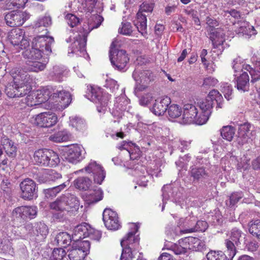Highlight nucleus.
<instances>
[{
    "label": "nucleus",
    "instance_id": "obj_1",
    "mask_svg": "<svg viewBox=\"0 0 260 260\" xmlns=\"http://www.w3.org/2000/svg\"><path fill=\"white\" fill-rule=\"evenodd\" d=\"M80 206L78 198L74 194L67 193L58 197L56 200L50 203V208L58 212L56 218H67L74 215Z\"/></svg>",
    "mask_w": 260,
    "mask_h": 260
},
{
    "label": "nucleus",
    "instance_id": "obj_2",
    "mask_svg": "<svg viewBox=\"0 0 260 260\" xmlns=\"http://www.w3.org/2000/svg\"><path fill=\"white\" fill-rule=\"evenodd\" d=\"M10 72L14 79L16 80V98L22 97L29 93L31 90L30 76L27 73H23L22 69L20 68H14Z\"/></svg>",
    "mask_w": 260,
    "mask_h": 260
},
{
    "label": "nucleus",
    "instance_id": "obj_3",
    "mask_svg": "<svg viewBox=\"0 0 260 260\" xmlns=\"http://www.w3.org/2000/svg\"><path fill=\"white\" fill-rule=\"evenodd\" d=\"M121 43L118 39H115L112 43L109 51V57L112 64L121 71L125 68L129 61V58L124 50H119Z\"/></svg>",
    "mask_w": 260,
    "mask_h": 260
},
{
    "label": "nucleus",
    "instance_id": "obj_4",
    "mask_svg": "<svg viewBox=\"0 0 260 260\" xmlns=\"http://www.w3.org/2000/svg\"><path fill=\"white\" fill-rule=\"evenodd\" d=\"M34 160L36 164L42 167L56 166L60 159L54 151L47 149H40L35 151Z\"/></svg>",
    "mask_w": 260,
    "mask_h": 260
},
{
    "label": "nucleus",
    "instance_id": "obj_5",
    "mask_svg": "<svg viewBox=\"0 0 260 260\" xmlns=\"http://www.w3.org/2000/svg\"><path fill=\"white\" fill-rule=\"evenodd\" d=\"M93 23L90 22V26H89L88 30L84 32L82 36L79 35L77 37L76 40L74 42L72 45L73 50L72 53H75L76 51L82 52L85 50V48L86 45L87 36V34L93 29L96 28L100 26L102 22L104 20L102 16L96 15H94L92 17Z\"/></svg>",
    "mask_w": 260,
    "mask_h": 260
},
{
    "label": "nucleus",
    "instance_id": "obj_6",
    "mask_svg": "<svg viewBox=\"0 0 260 260\" xmlns=\"http://www.w3.org/2000/svg\"><path fill=\"white\" fill-rule=\"evenodd\" d=\"M87 96L89 99L95 103L99 102L100 104L98 106L99 112L105 113L107 110L110 96L107 93H104L101 88L93 87L92 86H87Z\"/></svg>",
    "mask_w": 260,
    "mask_h": 260
},
{
    "label": "nucleus",
    "instance_id": "obj_7",
    "mask_svg": "<svg viewBox=\"0 0 260 260\" xmlns=\"http://www.w3.org/2000/svg\"><path fill=\"white\" fill-rule=\"evenodd\" d=\"M20 197L25 201H31L38 197V187L35 181L25 178L19 184Z\"/></svg>",
    "mask_w": 260,
    "mask_h": 260
},
{
    "label": "nucleus",
    "instance_id": "obj_8",
    "mask_svg": "<svg viewBox=\"0 0 260 260\" xmlns=\"http://www.w3.org/2000/svg\"><path fill=\"white\" fill-rule=\"evenodd\" d=\"M90 247V242L87 240L73 243L68 254L70 259L82 260L89 252Z\"/></svg>",
    "mask_w": 260,
    "mask_h": 260
},
{
    "label": "nucleus",
    "instance_id": "obj_9",
    "mask_svg": "<svg viewBox=\"0 0 260 260\" xmlns=\"http://www.w3.org/2000/svg\"><path fill=\"white\" fill-rule=\"evenodd\" d=\"M29 18V14L25 11H12L5 16V20L7 25L16 27L22 25Z\"/></svg>",
    "mask_w": 260,
    "mask_h": 260
},
{
    "label": "nucleus",
    "instance_id": "obj_10",
    "mask_svg": "<svg viewBox=\"0 0 260 260\" xmlns=\"http://www.w3.org/2000/svg\"><path fill=\"white\" fill-rule=\"evenodd\" d=\"M9 41L13 46H19L21 49H25L29 45L28 40L24 38V32L20 28L13 29L8 34Z\"/></svg>",
    "mask_w": 260,
    "mask_h": 260
},
{
    "label": "nucleus",
    "instance_id": "obj_11",
    "mask_svg": "<svg viewBox=\"0 0 260 260\" xmlns=\"http://www.w3.org/2000/svg\"><path fill=\"white\" fill-rule=\"evenodd\" d=\"M54 42L52 37H47L44 36L35 38L32 42L33 46L36 47L41 54L49 55L52 52L51 45Z\"/></svg>",
    "mask_w": 260,
    "mask_h": 260
},
{
    "label": "nucleus",
    "instance_id": "obj_12",
    "mask_svg": "<svg viewBox=\"0 0 260 260\" xmlns=\"http://www.w3.org/2000/svg\"><path fill=\"white\" fill-rule=\"evenodd\" d=\"M198 110L195 106L192 104L185 105L183 107L182 122L184 124L195 123L200 125L197 120L201 119L202 115L198 116Z\"/></svg>",
    "mask_w": 260,
    "mask_h": 260
},
{
    "label": "nucleus",
    "instance_id": "obj_13",
    "mask_svg": "<svg viewBox=\"0 0 260 260\" xmlns=\"http://www.w3.org/2000/svg\"><path fill=\"white\" fill-rule=\"evenodd\" d=\"M85 171L88 173H92L95 183L101 184L106 176V172L103 168L96 161H90L84 168Z\"/></svg>",
    "mask_w": 260,
    "mask_h": 260
},
{
    "label": "nucleus",
    "instance_id": "obj_14",
    "mask_svg": "<svg viewBox=\"0 0 260 260\" xmlns=\"http://www.w3.org/2000/svg\"><path fill=\"white\" fill-rule=\"evenodd\" d=\"M103 219L108 229L117 230L120 226L117 214L110 209H106L103 213Z\"/></svg>",
    "mask_w": 260,
    "mask_h": 260
},
{
    "label": "nucleus",
    "instance_id": "obj_15",
    "mask_svg": "<svg viewBox=\"0 0 260 260\" xmlns=\"http://www.w3.org/2000/svg\"><path fill=\"white\" fill-rule=\"evenodd\" d=\"M211 98L208 95L206 99L198 103L199 106L202 111V118L197 120L200 125L205 123L212 113L213 103Z\"/></svg>",
    "mask_w": 260,
    "mask_h": 260
},
{
    "label": "nucleus",
    "instance_id": "obj_16",
    "mask_svg": "<svg viewBox=\"0 0 260 260\" xmlns=\"http://www.w3.org/2000/svg\"><path fill=\"white\" fill-rule=\"evenodd\" d=\"M206 23L208 25L209 30L210 32V38L212 41V44L214 47L221 44L223 43L222 35H220L217 29H215V27L218 26L219 23L218 21L213 19L209 17L206 18Z\"/></svg>",
    "mask_w": 260,
    "mask_h": 260
},
{
    "label": "nucleus",
    "instance_id": "obj_17",
    "mask_svg": "<svg viewBox=\"0 0 260 260\" xmlns=\"http://www.w3.org/2000/svg\"><path fill=\"white\" fill-rule=\"evenodd\" d=\"M57 121L54 113L44 112L38 115L35 118L36 124L41 127H48L54 125Z\"/></svg>",
    "mask_w": 260,
    "mask_h": 260
},
{
    "label": "nucleus",
    "instance_id": "obj_18",
    "mask_svg": "<svg viewBox=\"0 0 260 260\" xmlns=\"http://www.w3.org/2000/svg\"><path fill=\"white\" fill-rule=\"evenodd\" d=\"M36 206H21L15 208L12 212L13 215L17 217L24 219H32L37 215L38 210Z\"/></svg>",
    "mask_w": 260,
    "mask_h": 260
},
{
    "label": "nucleus",
    "instance_id": "obj_19",
    "mask_svg": "<svg viewBox=\"0 0 260 260\" xmlns=\"http://www.w3.org/2000/svg\"><path fill=\"white\" fill-rule=\"evenodd\" d=\"M133 76L136 82L141 85L144 88L153 80V74L149 70L143 71L135 70Z\"/></svg>",
    "mask_w": 260,
    "mask_h": 260
},
{
    "label": "nucleus",
    "instance_id": "obj_20",
    "mask_svg": "<svg viewBox=\"0 0 260 260\" xmlns=\"http://www.w3.org/2000/svg\"><path fill=\"white\" fill-rule=\"evenodd\" d=\"M26 228L27 229H32V233L36 236V240L38 242L43 241L48 234V227L44 222H37L34 226L31 224H28L26 225Z\"/></svg>",
    "mask_w": 260,
    "mask_h": 260
},
{
    "label": "nucleus",
    "instance_id": "obj_21",
    "mask_svg": "<svg viewBox=\"0 0 260 260\" xmlns=\"http://www.w3.org/2000/svg\"><path fill=\"white\" fill-rule=\"evenodd\" d=\"M82 147L78 145H74L70 147L65 154V159L72 164H76L83 158L82 155Z\"/></svg>",
    "mask_w": 260,
    "mask_h": 260
},
{
    "label": "nucleus",
    "instance_id": "obj_22",
    "mask_svg": "<svg viewBox=\"0 0 260 260\" xmlns=\"http://www.w3.org/2000/svg\"><path fill=\"white\" fill-rule=\"evenodd\" d=\"M52 95V100H55L59 103V106L62 109L67 108L71 102V94L66 91H58L53 89Z\"/></svg>",
    "mask_w": 260,
    "mask_h": 260
},
{
    "label": "nucleus",
    "instance_id": "obj_23",
    "mask_svg": "<svg viewBox=\"0 0 260 260\" xmlns=\"http://www.w3.org/2000/svg\"><path fill=\"white\" fill-rule=\"evenodd\" d=\"M171 101L170 98L166 96L155 100L152 108V112L156 115H161L166 112Z\"/></svg>",
    "mask_w": 260,
    "mask_h": 260
},
{
    "label": "nucleus",
    "instance_id": "obj_24",
    "mask_svg": "<svg viewBox=\"0 0 260 260\" xmlns=\"http://www.w3.org/2000/svg\"><path fill=\"white\" fill-rule=\"evenodd\" d=\"M136 232H132L127 234L126 237H124L121 241L120 244L122 247H129L133 251L137 249L139 245V238L135 236V234L138 231V228L135 227Z\"/></svg>",
    "mask_w": 260,
    "mask_h": 260
},
{
    "label": "nucleus",
    "instance_id": "obj_25",
    "mask_svg": "<svg viewBox=\"0 0 260 260\" xmlns=\"http://www.w3.org/2000/svg\"><path fill=\"white\" fill-rule=\"evenodd\" d=\"M1 145L3 146L6 154L9 157L13 158L17 155V145L7 136H4L2 137Z\"/></svg>",
    "mask_w": 260,
    "mask_h": 260
},
{
    "label": "nucleus",
    "instance_id": "obj_26",
    "mask_svg": "<svg viewBox=\"0 0 260 260\" xmlns=\"http://www.w3.org/2000/svg\"><path fill=\"white\" fill-rule=\"evenodd\" d=\"M90 226L86 223H83L76 226L73 232L72 238L75 242L81 241L80 239L87 237Z\"/></svg>",
    "mask_w": 260,
    "mask_h": 260
},
{
    "label": "nucleus",
    "instance_id": "obj_27",
    "mask_svg": "<svg viewBox=\"0 0 260 260\" xmlns=\"http://www.w3.org/2000/svg\"><path fill=\"white\" fill-rule=\"evenodd\" d=\"M53 88L52 87L47 86L38 90L34 93L36 101L38 105L47 101L49 99L52 100V95Z\"/></svg>",
    "mask_w": 260,
    "mask_h": 260
},
{
    "label": "nucleus",
    "instance_id": "obj_28",
    "mask_svg": "<svg viewBox=\"0 0 260 260\" xmlns=\"http://www.w3.org/2000/svg\"><path fill=\"white\" fill-rule=\"evenodd\" d=\"M46 67L45 62L40 61V60L31 61V62H26L25 66L20 67L22 69L23 73H27V72H38L43 71Z\"/></svg>",
    "mask_w": 260,
    "mask_h": 260
},
{
    "label": "nucleus",
    "instance_id": "obj_29",
    "mask_svg": "<svg viewBox=\"0 0 260 260\" xmlns=\"http://www.w3.org/2000/svg\"><path fill=\"white\" fill-rule=\"evenodd\" d=\"M22 55L24 58L27 60L26 62H31V61L36 60H40L43 57V55L41 54L40 50L36 47L33 46L32 44L30 48L28 49H25V50L23 51Z\"/></svg>",
    "mask_w": 260,
    "mask_h": 260
},
{
    "label": "nucleus",
    "instance_id": "obj_30",
    "mask_svg": "<svg viewBox=\"0 0 260 260\" xmlns=\"http://www.w3.org/2000/svg\"><path fill=\"white\" fill-rule=\"evenodd\" d=\"M235 27L236 28L235 31L238 34L249 35V31L250 35H255L256 34L254 27L253 26H250L247 22L246 21H240L237 23Z\"/></svg>",
    "mask_w": 260,
    "mask_h": 260
},
{
    "label": "nucleus",
    "instance_id": "obj_31",
    "mask_svg": "<svg viewBox=\"0 0 260 260\" xmlns=\"http://www.w3.org/2000/svg\"><path fill=\"white\" fill-rule=\"evenodd\" d=\"M184 241L185 243H188V245L191 247V249L196 251H203L206 249L205 242L197 238H185Z\"/></svg>",
    "mask_w": 260,
    "mask_h": 260
},
{
    "label": "nucleus",
    "instance_id": "obj_32",
    "mask_svg": "<svg viewBox=\"0 0 260 260\" xmlns=\"http://www.w3.org/2000/svg\"><path fill=\"white\" fill-rule=\"evenodd\" d=\"M103 192L101 188L90 190L85 197V200L88 204L95 203L102 200Z\"/></svg>",
    "mask_w": 260,
    "mask_h": 260
},
{
    "label": "nucleus",
    "instance_id": "obj_33",
    "mask_svg": "<svg viewBox=\"0 0 260 260\" xmlns=\"http://www.w3.org/2000/svg\"><path fill=\"white\" fill-rule=\"evenodd\" d=\"M245 69L251 75V83L257 88V86L260 84V70L256 67L252 68L248 64L245 66Z\"/></svg>",
    "mask_w": 260,
    "mask_h": 260
},
{
    "label": "nucleus",
    "instance_id": "obj_34",
    "mask_svg": "<svg viewBox=\"0 0 260 260\" xmlns=\"http://www.w3.org/2000/svg\"><path fill=\"white\" fill-rule=\"evenodd\" d=\"M251 126L249 123H244L241 125L238 131V141L241 145L247 143V135L248 131L251 128Z\"/></svg>",
    "mask_w": 260,
    "mask_h": 260
},
{
    "label": "nucleus",
    "instance_id": "obj_35",
    "mask_svg": "<svg viewBox=\"0 0 260 260\" xmlns=\"http://www.w3.org/2000/svg\"><path fill=\"white\" fill-rule=\"evenodd\" d=\"M249 78L248 74L246 72L243 73L237 79V89L243 92L248 91L249 90Z\"/></svg>",
    "mask_w": 260,
    "mask_h": 260
},
{
    "label": "nucleus",
    "instance_id": "obj_36",
    "mask_svg": "<svg viewBox=\"0 0 260 260\" xmlns=\"http://www.w3.org/2000/svg\"><path fill=\"white\" fill-rule=\"evenodd\" d=\"M74 185L76 188L87 190L91 185V180L86 177H80L75 180Z\"/></svg>",
    "mask_w": 260,
    "mask_h": 260
},
{
    "label": "nucleus",
    "instance_id": "obj_37",
    "mask_svg": "<svg viewBox=\"0 0 260 260\" xmlns=\"http://www.w3.org/2000/svg\"><path fill=\"white\" fill-rule=\"evenodd\" d=\"M55 241L57 245L66 247L71 242V237L67 232H60L56 235Z\"/></svg>",
    "mask_w": 260,
    "mask_h": 260
},
{
    "label": "nucleus",
    "instance_id": "obj_38",
    "mask_svg": "<svg viewBox=\"0 0 260 260\" xmlns=\"http://www.w3.org/2000/svg\"><path fill=\"white\" fill-rule=\"evenodd\" d=\"M140 14H137V21L135 25L138 31L143 36H145L147 35V19L144 15Z\"/></svg>",
    "mask_w": 260,
    "mask_h": 260
},
{
    "label": "nucleus",
    "instance_id": "obj_39",
    "mask_svg": "<svg viewBox=\"0 0 260 260\" xmlns=\"http://www.w3.org/2000/svg\"><path fill=\"white\" fill-rule=\"evenodd\" d=\"M190 176L193 181H199L208 176V173L203 167L193 168L190 171Z\"/></svg>",
    "mask_w": 260,
    "mask_h": 260
},
{
    "label": "nucleus",
    "instance_id": "obj_40",
    "mask_svg": "<svg viewBox=\"0 0 260 260\" xmlns=\"http://www.w3.org/2000/svg\"><path fill=\"white\" fill-rule=\"evenodd\" d=\"M249 232L253 236L260 239V220L251 221L248 224Z\"/></svg>",
    "mask_w": 260,
    "mask_h": 260
},
{
    "label": "nucleus",
    "instance_id": "obj_41",
    "mask_svg": "<svg viewBox=\"0 0 260 260\" xmlns=\"http://www.w3.org/2000/svg\"><path fill=\"white\" fill-rule=\"evenodd\" d=\"M70 134L66 130L59 131L50 136L49 139L55 142H61L67 141L70 138Z\"/></svg>",
    "mask_w": 260,
    "mask_h": 260
},
{
    "label": "nucleus",
    "instance_id": "obj_42",
    "mask_svg": "<svg viewBox=\"0 0 260 260\" xmlns=\"http://www.w3.org/2000/svg\"><path fill=\"white\" fill-rule=\"evenodd\" d=\"M65 183L52 188L44 189V192L47 198L56 197V195L66 187Z\"/></svg>",
    "mask_w": 260,
    "mask_h": 260
},
{
    "label": "nucleus",
    "instance_id": "obj_43",
    "mask_svg": "<svg viewBox=\"0 0 260 260\" xmlns=\"http://www.w3.org/2000/svg\"><path fill=\"white\" fill-rule=\"evenodd\" d=\"M221 135L222 137L229 141L232 140L235 134V129L232 126H223L221 130Z\"/></svg>",
    "mask_w": 260,
    "mask_h": 260
},
{
    "label": "nucleus",
    "instance_id": "obj_44",
    "mask_svg": "<svg viewBox=\"0 0 260 260\" xmlns=\"http://www.w3.org/2000/svg\"><path fill=\"white\" fill-rule=\"evenodd\" d=\"M167 112L170 118H176L181 115L182 109L179 105L173 104L168 107Z\"/></svg>",
    "mask_w": 260,
    "mask_h": 260
},
{
    "label": "nucleus",
    "instance_id": "obj_45",
    "mask_svg": "<svg viewBox=\"0 0 260 260\" xmlns=\"http://www.w3.org/2000/svg\"><path fill=\"white\" fill-rule=\"evenodd\" d=\"M184 239L180 240L179 245H175L173 251L176 254L185 253L188 249H191V247L188 245V243H185Z\"/></svg>",
    "mask_w": 260,
    "mask_h": 260
},
{
    "label": "nucleus",
    "instance_id": "obj_46",
    "mask_svg": "<svg viewBox=\"0 0 260 260\" xmlns=\"http://www.w3.org/2000/svg\"><path fill=\"white\" fill-rule=\"evenodd\" d=\"M206 256L208 260H228L226 255L221 251L211 250Z\"/></svg>",
    "mask_w": 260,
    "mask_h": 260
},
{
    "label": "nucleus",
    "instance_id": "obj_47",
    "mask_svg": "<svg viewBox=\"0 0 260 260\" xmlns=\"http://www.w3.org/2000/svg\"><path fill=\"white\" fill-rule=\"evenodd\" d=\"M16 80L13 79V81L8 83L5 86V92L7 96L11 98H16Z\"/></svg>",
    "mask_w": 260,
    "mask_h": 260
},
{
    "label": "nucleus",
    "instance_id": "obj_48",
    "mask_svg": "<svg viewBox=\"0 0 260 260\" xmlns=\"http://www.w3.org/2000/svg\"><path fill=\"white\" fill-rule=\"evenodd\" d=\"M66 69L64 67L55 66L53 68V71L51 73V75L54 80L60 81Z\"/></svg>",
    "mask_w": 260,
    "mask_h": 260
},
{
    "label": "nucleus",
    "instance_id": "obj_49",
    "mask_svg": "<svg viewBox=\"0 0 260 260\" xmlns=\"http://www.w3.org/2000/svg\"><path fill=\"white\" fill-rule=\"evenodd\" d=\"M242 232L236 228H233L231 233L230 240L234 242L237 246L241 244Z\"/></svg>",
    "mask_w": 260,
    "mask_h": 260
},
{
    "label": "nucleus",
    "instance_id": "obj_50",
    "mask_svg": "<svg viewBox=\"0 0 260 260\" xmlns=\"http://www.w3.org/2000/svg\"><path fill=\"white\" fill-rule=\"evenodd\" d=\"M196 223V219H186L185 223L183 225V228L180 229L181 233H190L194 232V225Z\"/></svg>",
    "mask_w": 260,
    "mask_h": 260
},
{
    "label": "nucleus",
    "instance_id": "obj_51",
    "mask_svg": "<svg viewBox=\"0 0 260 260\" xmlns=\"http://www.w3.org/2000/svg\"><path fill=\"white\" fill-rule=\"evenodd\" d=\"M243 197V194L241 192L233 193L229 197V199L226 201V205L229 207H232Z\"/></svg>",
    "mask_w": 260,
    "mask_h": 260
},
{
    "label": "nucleus",
    "instance_id": "obj_52",
    "mask_svg": "<svg viewBox=\"0 0 260 260\" xmlns=\"http://www.w3.org/2000/svg\"><path fill=\"white\" fill-rule=\"evenodd\" d=\"M225 245L226 248V252L229 258L232 259L236 254V248L235 243L230 239L225 241Z\"/></svg>",
    "mask_w": 260,
    "mask_h": 260
},
{
    "label": "nucleus",
    "instance_id": "obj_53",
    "mask_svg": "<svg viewBox=\"0 0 260 260\" xmlns=\"http://www.w3.org/2000/svg\"><path fill=\"white\" fill-rule=\"evenodd\" d=\"M153 9V5L152 4H149L144 2L140 5L139 10L137 13L143 14L147 17L149 13H151Z\"/></svg>",
    "mask_w": 260,
    "mask_h": 260
},
{
    "label": "nucleus",
    "instance_id": "obj_54",
    "mask_svg": "<svg viewBox=\"0 0 260 260\" xmlns=\"http://www.w3.org/2000/svg\"><path fill=\"white\" fill-rule=\"evenodd\" d=\"M66 255V252L63 248H55L52 253L50 260H64Z\"/></svg>",
    "mask_w": 260,
    "mask_h": 260
},
{
    "label": "nucleus",
    "instance_id": "obj_55",
    "mask_svg": "<svg viewBox=\"0 0 260 260\" xmlns=\"http://www.w3.org/2000/svg\"><path fill=\"white\" fill-rule=\"evenodd\" d=\"M70 122L71 125L77 130L83 129L85 126L84 120L77 116L72 117L71 118Z\"/></svg>",
    "mask_w": 260,
    "mask_h": 260
},
{
    "label": "nucleus",
    "instance_id": "obj_56",
    "mask_svg": "<svg viewBox=\"0 0 260 260\" xmlns=\"http://www.w3.org/2000/svg\"><path fill=\"white\" fill-rule=\"evenodd\" d=\"M221 91L227 100L232 99L233 89L232 86L228 83H223L221 86Z\"/></svg>",
    "mask_w": 260,
    "mask_h": 260
},
{
    "label": "nucleus",
    "instance_id": "obj_57",
    "mask_svg": "<svg viewBox=\"0 0 260 260\" xmlns=\"http://www.w3.org/2000/svg\"><path fill=\"white\" fill-rule=\"evenodd\" d=\"M28 0H10L7 4V8L12 9L15 7L20 8L23 7Z\"/></svg>",
    "mask_w": 260,
    "mask_h": 260
},
{
    "label": "nucleus",
    "instance_id": "obj_58",
    "mask_svg": "<svg viewBox=\"0 0 260 260\" xmlns=\"http://www.w3.org/2000/svg\"><path fill=\"white\" fill-rule=\"evenodd\" d=\"M118 31L123 35L130 36L133 31L131 23L128 22H122L121 27L119 28Z\"/></svg>",
    "mask_w": 260,
    "mask_h": 260
},
{
    "label": "nucleus",
    "instance_id": "obj_59",
    "mask_svg": "<svg viewBox=\"0 0 260 260\" xmlns=\"http://www.w3.org/2000/svg\"><path fill=\"white\" fill-rule=\"evenodd\" d=\"M52 23L51 18L49 16H45L38 20L35 26L36 27L41 26L48 27Z\"/></svg>",
    "mask_w": 260,
    "mask_h": 260
},
{
    "label": "nucleus",
    "instance_id": "obj_60",
    "mask_svg": "<svg viewBox=\"0 0 260 260\" xmlns=\"http://www.w3.org/2000/svg\"><path fill=\"white\" fill-rule=\"evenodd\" d=\"M65 18L67 23L71 27L76 26L80 22L79 18L72 14H68Z\"/></svg>",
    "mask_w": 260,
    "mask_h": 260
},
{
    "label": "nucleus",
    "instance_id": "obj_61",
    "mask_svg": "<svg viewBox=\"0 0 260 260\" xmlns=\"http://www.w3.org/2000/svg\"><path fill=\"white\" fill-rule=\"evenodd\" d=\"M134 252L129 247H122V253L120 257V260H132L133 258Z\"/></svg>",
    "mask_w": 260,
    "mask_h": 260
},
{
    "label": "nucleus",
    "instance_id": "obj_62",
    "mask_svg": "<svg viewBox=\"0 0 260 260\" xmlns=\"http://www.w3.org/2000/svg\"><path fill=\"white\" fill-rule=\"evenodd\" d=\"M218 81L212 77H208L204 79L203 86L205 88H209L211 86H214L217 84Z\"/></svg>",
    "mask_w": 260,
    "mask_h": 260
},
{
    "label": "nucleus",
    "instance_id": "obj_63",
    "mask_svg": "<svg viewBox=\"0 0 260 260\" xmlns=\"http://www.w3.org/2000/svg\"><path fill=\"white\" fill-rule=\"evenodd\" d=\"M88 234H89V235L87 237H89L90 239L96 241H99L102 236V234L100 231L92 229L91 227L89 228Z\"/></svg>",
    "mask_w": 260,
    "mask_h": 260
},
{
    "label": "nucleus",
    "instance_id": "obj_64",
    "mask_svg": "<svg viewBox=\"0 0 260 260\" xmlns=\"http://www.w3.org/2000/svg\"><path fill=\"white\" fill-rule=\"evenodd\" d=\"M45 178H47V179L50 181H55L56 180L61 179L62 176L60 174L56 172L54 170L49 171L46 174Z\"/></svg>",
    "mask_w": 260,
    "mask_h": 260
}]
</instances>
